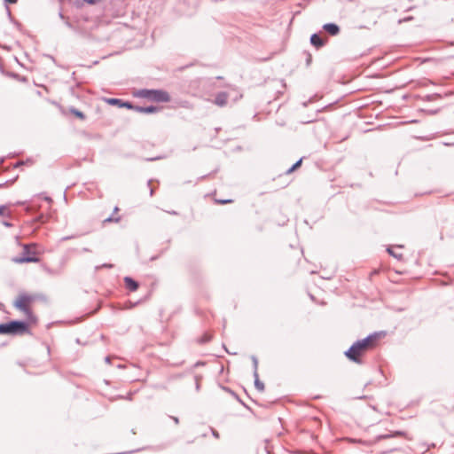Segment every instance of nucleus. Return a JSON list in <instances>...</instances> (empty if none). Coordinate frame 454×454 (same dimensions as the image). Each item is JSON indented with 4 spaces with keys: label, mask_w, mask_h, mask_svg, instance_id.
<instances>
[{
    "label": "nucleus",
    "mask_w": 454,
    "mask_h": 454,
    "mask_svg": "<svg viewBox=\"0 0 454 454\" xmlns=\"http://www.w3.org/2000/svg\"><path fill=\"white\" fill-rule=\"evenodd\" d=\"M59 18H62V19L64 18V16L61 12L59 13Z\"/></svg>",
    "instance_id": "79ce46f5"
},
{
    "label": "nucleus",
    "mask_w": 454,
    "mask_h": 454,
    "mask_svg": "<svg viewBox=\"0 0 454 454\" xmlns=\"http://www.w3.org/2000/svg\"><path fill=\"white\" fill-rule=\"evenodd\" d=\"M428 113L430 114H435L436 113H438V110H429Z\"/></svg>",
    "instance_id": "c9c22d12"
},
{
    "label": "nucleus",
    "mask_w": 454,
    "mask_h": 454,
    "mask_svg": "<svg viewBox=\"0 0 454 454\" xmlns=\"http://www.w3.org/2000/svg\"><path fill=\"white\" fill-rule=\"evenodd\" d=\"M405 432L403 431H395L394 433L392 434H379L377 435L374 440L372 442V443H376L381 440H387V439H391V438H395V437H397V436H405Z\"/></svg>",
    "instance_id": "423d86ee"
},
{
    "label": "nucleus",
    "mask_w": 454,
    "mask_h": 454,
    "mask_svg": "<svg viewBox=\"0 0 454 454\" xmlns=\"http://www.w3.org/2000/svg\"><path fill=\"white\" fill-rule=\"evenodd\" d=\"M323 28L331 35H337L340 33V27L335 23H326L323 26Z\"/></svg>",
    "instance_id": "1a4fd4ad"
},
{
    "label": "nucleus",
    "mask_w": 454,
    "mask_h": 454,
    "mask_svg": "<svg viewBox=\"0 0 454 454\" xmlns=\"http://www.w3.org/2000/svg\"><path fill=\"white\" fill-rule=\"evenodd\" d=\"M0 215L10 216V213H6V207L4 205L0 206Z\"/></svg>",
    "instance_id": "412c9836"
},
{
    "label": "nucleus",
    "mask_w": 454,
    "mask_h": 454,
    "mask_svg": "<svg viewBox=\"0 0 454 454\" xmlns=\"http://www.w3.org/2000/svg\"><path fill=\"white\" fill-rule=\"evenodd\" d=\"M69 112L82 121L86 119L85 114L82 111L76 109L74 106L69 107Z\"/></svg>",
    "instance_id": "ddd939ff"
},
{
    "label": "nucleus",
    "mask_w": 454,
    "mask_h": 454,
    "mask_svg": "<svg viewBox=\"0 0 454 454\" xmlns=\"http://www.w3.org/2000/svg\"><path fill=\"white\" fill-rule=\"evenodd\" d=\"M106 363H109V362H110V358H109L108 356H107V357H106Z\"/></svg>",
    "instance_id": "58836bf2"
},
{
    "label": "nucleus",
    "mask_w": 454,
    "mask_h": 454,
    "mask_svg": "<svg viewBox=\"0 0 454 454\" xmlns=\"http://www.w3.org/2000/svg\"><path fill=\"white\" fill-rule=\"evenodd\" d=\"M252 361L254 365V372H258V360L254 356H252Z\"/></svg>",
    "instance_id": "4be33fe9"
},
{
    "label": "nucleus",
    "mask_w": 454,
    "mask_h": 454,
    "mask_svg": "<svg viewBox=\"0 0 454 454\" xmlns=\"http://www.w3.org/2000/svg\"><path fill=\"white\" fill-rule=\"evenodd\" d=\"M121 107H125L127 109H131V110H135L136 111L137 106L133 105L132 103H130L129 101H123L122 100Z\"/></svg>",
    "instance_id": "6ab92c4d"
},
{
    "label": "nucleus",
    "mask_w": 454,
    "mask_h": 454,
    "mask_svg": "<svg viewBox=\"0 0 454 454\" xmlns=\"http://www.w3.org/2000/svg\"><path fill=\"white\" fill-rule=\"evenodd\" d=\"M398 450V447L396 445H391L388 447V449L385 451H383V453H390V452H394V451H396Z\"/></svg>",
    "instance_id": "5701e85b"
},
{
    "label": "nucleus",
    "mask_w": 454,
    "mask_h": 454,
    "mask_svg": "<svg viewBox=\"0 0 454 454\" xmlns=\"http://www.w3.org/2000/svg\"><path fill=\"white\" fill-rule=\"evenodd\" d=\"M169 214H171V215H176L177 213H176V211H171V212H169Z\"/></svg>",
    "instance_id": "4c0bfd02"
},
{
    "label": "nucleus",
    "mask_w": 454,
    "mask_h": 454,
    "mask_svg": "<svg viewBox=\"0 0 454 454\" xmlns=\"http://www.w3.org/2000/svg\"><path fill=\"white\" fill-rule=\"evenodd\" d=\"M229 94L225 91H220L215 95L214 103L218 106H225L228 102Z\"/></svg>",
    "instance_id": "0eeeda50"
},
{
    "label": "nucleus",
    "mask_w": 454,
    "mask_h": 454,
    "mask_svg": "<svg viewBox=\"0 0 454 454\" xmlns=\"http://www.w3.org/2000/svg\"><path fill=\"white\" fill-rule=\"evenodd\" d=\"M7 4H16L18 0H4Z\"/></svg>",
    "instance_id": "2f4dec72"
},
{
    "label": "nucleus",
    "mask_w": 454,
    "mask_h": 454,
    "mask_svg": "<svg viewBox=\"0 0 454 454\" xmlns=\"http://www.w3.org/2000/svg\"><path fill=\"white\" fill-rule=\"evenodd\" d=\"M34 301V297L26 294H20L16 301L14 302V306L22 311L24 314L27 316L28 318H31L33 314L29 308V303Z\"/></svg>",
    "instance_id": "20e7f679"
},
{
    "label": "nucleus",
    "mask_w": 454,
    "mask_h": 454,
    "mask_svg": "<svg viewBox=\"0 0 454 454\" xmlns=\"http://www.w3.org/2000/svg\"><path fill=\"white\" fill-rule=\"evenodd\" d=\"M258 454H270V450L269 449L267 442H263L262 449V450H258Z\"/></svg>",
    "instance_id": "a211bd4d"
},
{
    "label": "nucleus",
    "mask_w": 454,
    "mask_h": 454,
    "mask_svg": "<svg viewBox=\"0 0 454 454\" xmlns=\"http://www.w3.org/2000/svg\"><path fill=\"white\" fill-rule=\"evenodd\" d=\"M211 431H212V434L215 437V438H219V433L215 430L214 428H211Z\"/></svg>",
    "instance_id": "c756f323"
},
{
    "label": "nucleus",
    "mask_w": 454,
    "mask_h": 454,
    "mask_svg": "<svg viewBox=\"0 0 454 454\" xmlns=\"http://www.w3.org/2000/svg\"><path fill=\"white\" fill-rule=\"evenodd\" d=\"M105 101L111 106H117L119 107H121L122 100L120 98H105Z\"/></svg>",
    "instance_id": "4468645a"
},
{
    "label": "nucleus",
    "mask_w": 454,
    "mask_h": 454,
    "mask_svg": "<svg viewBox=\"0 0 454 454\" xmlns=\"http://www.w3.org/2000/svg\"><path fill=\"white\" fill-rule=\"evenodd\" d=\"M102 267H104V268H112L113 265L112 264H108V263H105V264L102 265Z\"/></svg>",
    "instance_id": "f704fd0d"
},
{
    "label": "nucleus",
    "mask_w": 454,
    "mask_h": 454,
    "mask_svg": "<svg viewBox=\"0 0 454 454\" xmlns=\"http://www.w3.org/2000/svg\"><path fill=\"white\" fill-rule=\"evenodd\" d=\"M135 95L157 103H168L170 101L169 94L163 90L142 89L137 90Z\"/></svg>",
    "instance_id": "7ed1b4c3"
},
{
    "label": "nucleus",
    "mask_w": 454,
    "mask_h": 454,
    "mask_svg": "<svg viewBox=\"0 0 454 454\" xmlns=\"http://www.w3.org/2000/svg\"><path fill=\"white\" fill-rule=\"evenodd\" d=\"M85 3L89 4H96L100 3L102 0H83Z\"/></svg>",
    "instance_id": "393cba45"
},
{
    "label": "nucleus",
    "mask_w": 454,
    "mask_h": 454,
    "mask_svg": "<svg viewBox=\"0 0 454 454\" xmlns=\"http://www.w3.org/2000/svg\"><path fill=\"white\" fill-rule=\"evenodd\" d=\"M254 387L257 390L260 392H262L264 390V384L259 380V374L258 372H254Z\"/></svg>",
    "instance_id": "f8f14e48"
},
{
    "label": "nucleus",
    "mask_w": 454,
    "mask_h": 454,
    "mask_svg": "<svg viewBox=\"0 0 454 454\" xmlns=\"http://www.w3.org/2000/svg\"><path fill=\"white\" fill-rule=\"evenodd\" d=\"M159 159H160V157L149 158V159H146V160L153 161V160H159Z\"/></svg>",
    "instance_id": "72a5a7b5"
},
{
    "label": "nucleus",
    "mask_w": 454,
    "mask_h": 454,
    "mask_svg": "<svg viewBox=\"0 0 454 454\" xmlns=\"http://www.w3.org/2000/svg\"><path fill=\"white\" fill-rule=\"evenodd\" d=\"M0 334H11L9 322L0 324Z\"/></svg>",
    "instance_id": "f3484780"
},
{
    "label": "nucleus",
    "mask_w": 454,
    "mask_h": 454,
    "mask_svg": "<svg viewBox=\"0 0 454 454\" xmlns=\"http://www.w3.org/2000/svg\"><path fill=\"white\" fill-rule=\"evenodd\" d=\"M212 335L208 333H205L200 339H198V342L200 344H205L211 340Z\"/></svg>",
    "instance_id": "dca6fc26"
},
{
    "label": "nucleus",
    "mask_w": 454,
    "mask_h": 454,
    "mask_svg": "<svg viewBox=\"0 0 454 454\" xmlns=\"http://www.w3.org/2000/svg\"><path fill=\"white\" fill-rule=\"evenodd\" d=\"M6 226H11V224L8 222L4 223Z\"/></svg>",
    "instance_id": "ea45409f"
},
{
    "label": "nucleus",
    "mask_w": 454,
    "mask_h": 454,
    "mask_svg": "<svg viewBox=\"0 0 454 454\" xmlns=\"http://www.w3.org/2000/svg\"><path fill=\"white\" fill-rule=\"evenodd\" d=\"M119 221H120V217L114 218L112 216H110L105 220V222H115V223H117Z\"/></svg>",
    "instance_id": "a878e982"
},
{
    "label": "nucleus",
    "mask_w": 454,
    "mask_h": 454,
    "mask_svg": "<svg viewBox=\"0 0 454 454\" xmlns=\"http://www.w3.org/2000/svg\"><path fill=\"white\" fill-rule=\"evenodd\" d=\"M135 305H136L135 303H134V304H133V303H130L129 308H132V307H134Z\"/></svg>",
    "instance_id": "37998d69"
},
{
    "label": "nucleus",
    "mask_w": 454,
    "mask_h": 454,
    "mask_svg": "<svg viewBox=\"0 0 454 454\" xmlns=\"http://www.w3.org/2000/svg\"><path fill=\"white\" fill-rule=\"evenodd\" d=\"M84 252H90V250L89 248H83Z\"/></svg>",
    "instance_id": "a19ab883"
},
{
    "label": "nucleus",
    "mask_w": 454,
    "mask_h": 454,
    "mask_svg": "<svg viewBox=\"0 0 454 454\" xmlns=\"http://www.w3.org/2000/svg\"><path fill=\"white\" fill-rule=\"evenodd\" d=\"M387 253L392 255L393 257L398 259V260H402L403 259V254H396L393 251V249L391 247H388L387 249Z\"/></svg>",
    "instance_id": "aec40b11"
},
{
    "label": "nucleus",
    "mask_w": 454,
    "mask_h": 454,
    "mask_svg": "<svg viewBox=\"0 0 454 454\" xmlns=\"http://www.w3.org/2000/svg\"><path fill=\"white\" fill-rule=\"evenodd\" d=\"M160 110V107L154 106H137L136 112L142 113V114H153Z\"/></svg>",
    "instance_id": "9b49d317"
},
{
    "label": "nucleus",
    "mask_w": 454,
    "mask_h": 454,
    "mask_svg": "<svg viewBox=\"0 0 454 454\" xmlns=\"http://www.w3.org/2000/svg\"><path fill=\"white\" fill-rule=\"evenodd\" d=\"M170 419L174 421L176 425L179 424V419L177 417L170 416Z\"/></svg>",
    "instance_id": "c85d7f7f"
},
{
    "label": "nucleus",
    "mask_w": 454,
    "mask_h": 454,
    "mask_svg": "<svg viewBox=\"0 0 454 454\" xmlns=\"http://www.w3.org/2000/svg\"><path fill=\"white\" fill-rule=\"evenodd\" d=\"M380 334L378 333H373L364 339L354 342L345 352V356L350 361L361 364V356L376 346Z\"/></svg>",
    "instance_id": "f257e3e1"
},
{
    "label": "nucleus",
    "mask_w": 454,
    "mask_h": 454,
    "mask_svg": "<svg viewBox=\"0 0 454 454\" xmlns=\"http://www.w3.org/2000/svg\"><path fill=\"white\" fill-rule=\"evenodd\" d=\"M73 238H74V236H67V237L62 238V240H67V239H71Z\"/></svg>",
    "instance_id": "473e14b6"
},
{
    "label": "nucleus",
    "mask_w": 454,
    "mask_h": 454,
    "mask_svg": "<svg viewBox=\"0 0 454 454\" xmlns=\"http://www.w3.org/2000/svg\"><path fill=\"white\" fill-rule=\"evenodd\" d=\"M38 247L39 245L36 243L24 244L20 255L13 257L12 262L18 264L38 262L40 261Z\"/></svg>",
    "instance_id": "f03ea898"
},
{
    "label": "nucleus",
    "mask_w": 454,
    "mask_h": 454,
    "mask_svg": "<svg viewBox=\"0 0 454 454\" xmlns=\"http://www.w3.org/2000/svg\"><path fill=\"white\" fill-rule=\"evenodd\" d=\"M301 162H302V158H301L300 160H298L292 167H290L285 173L286 175H289L291 173H293L294 170H296L297 168H299L301 165Z\"/></svg>",
    "instance_id": "2eb2a0df"
},
{
    "label": "nucleus",
    "mask_w": 454,
    "mask_h": 454,
    "mask_svg": "<svg viewBox=\"0 0 454 454\" xmlns=\"http://www.w3.org/2000/svg\"><path fill=\"white\" fill-rule=\"evenodd\" d=\"M326 39L322 38L318 34H313L310 36V43L317 49L325 44Z\"/></svg>",
    "instance_id": "9d476101"
},
{
    "label": "nucleus",
    "mask_w": 454,
    "mask_h": 454,
    "mask_svg": "<svg viewBox=\"0 0 454 454\" xmlns=\"http://www.w3.org/2000/svg\"><path fill=\"white\" fill-rule=\"evenodd\" d=\"M3 185H4V184H0V187H2Z\"/></svg>",
    "instance_id": "c03bdc74"
},
{
    "label": "nucleus",
    "mask_w": 454,
    "mask_h": 454,
    "mask_svg": "<svg viewBox=\"0 0 454 454\" xmlns=\"http://www.w3.org/2000/svg\"><path fill=\"white\" fill-rule=\"evenodd\" d=\"M123 281L125 284V287L131 292L137 291L139 287L138 282L130 277H125L123 278Z\"/></svg>",
    "instance_id": "6e6552de"
},
{
    "label": "nucleus",
    "mask_w": 454,
    "mask_h": 454,
    "mask_svg": "<svg viewBox=\"0 0 454 454\" xmlns=\"http://www.w3.org/2000/svg\"><path fill=\"white\" fill-rule=\"evenodd\" d=\"M219 204H227V203H231L232 202V200H216Z\"/></svg>",
    "instance_id": "bb28decb"
},
{
    "label": "nucleus",
    "mask_w": 454,
    "mask_h": 454,
    "mask_svg": "<svg viewBox=\"0 0 454 454\" xmlns=\"http://www.w3.org/2000/svg\"><path fill=\"white\" fill-rule=\"evenodd\" d=\"M312 61V56L309 52H306V64L309 66Z\"/></svg>",
    "instance_id": "b1692460"
},
{
    "label": "nucleus",
    "mask_w": 454,
    "mask_h": 454,
    "mask_svg": "<svg viewBox=\"0 0 454 454\" xmlns=\"http://www.w3.org/2000/svg\"><path fill=\"white\" fill-rule=\"evenodd\" d=\"M24 164V161H18L16 164H15V167H19V166H21Z\"/></svg>",
    "instance_id": "e433bc0d"
},
{
    "label": "nucleus",
    "mask_w": 454,
    "mask_h": 454,
    "mask_svg": "<svg viewBox=\"0 0 454 454\" xmlns=\"http://www.w3.org/2000/svg\"><path fill=\"white\" fill-rule=\"evenodd\" d=\"M434 98H440V95H431V96H427V98L428 100H431V99H433Z\"/></svg>",
    "instance_id": "7c9ffc66"
},
{
    "label": "nucleus",
    "mask_w": 454,
    "mask_h": 454,
    "mask_svg": "<svg viewBox=\"0 0 454 454\" xmlns=\"http://www.w3.org/2000/svg\"><path fill=\"white\" fill-rule=\"evenodd\" d=\"M12 335H19L29 333L28 324L25 321L12 320L9 322Z\"/></svg>",
    "instance_id": "39448f33"
},
{
    "label": "nucleus",
    "mask_w": 454,
    "mask_h": 454,
    "mask_svg": "<svg viewBox=\"0 0 454 454\" xmlns=\"http://www.w3.org/2000/svg\"><path fill=\"white\" fill-rule=\"evenodd\" d=\"M151 183H152V180H149L147 182V185L150 187V196H153V192H154V190L151 187Z\"/></svg>",
    "instance_id": "cd10ccee"
}]
</instances>
